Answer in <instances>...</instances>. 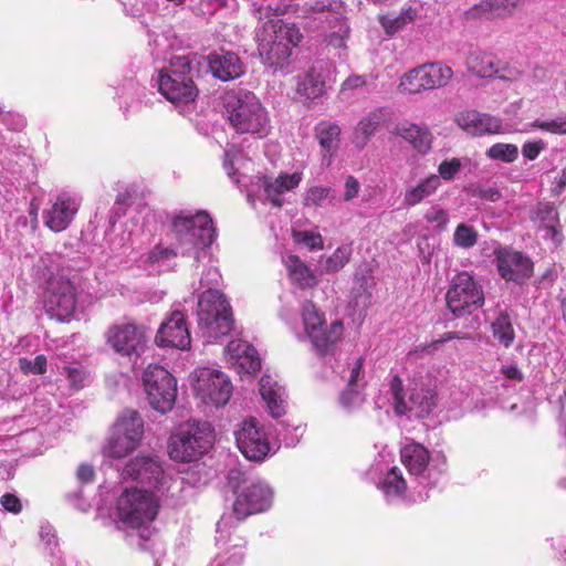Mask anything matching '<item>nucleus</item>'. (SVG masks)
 Instances as JSON below:
<instances>
[{
    "label": "nucleus",
    "mask_w": 566,
    "mask_h": 566,
    "mask_svg": "<svg viewBox=\"0 0 566 566\" xmlns=\"http://www.w3.org/2000/svg\"><path fill=\"white\" fill-rule=\"evenodd\" d=\"M175 250L157 247L149 253L150 262H158L171 255H192L196 261L208 255L207 248L214 240V228L210 216L203 211L195 214L180 212L172 219Z\"/></svg>",
    "instance_id": "1"
},
{
    "label": "nucleus",
    "mask_w": 566,
    "mask_h": 566,
    "mask_svg": "<svg viewBox=\"0 0 566 566\" xmlns=\"http://www.w3.org/2000/svg\"><path fill=\"white\" fill-rule=\"evenodd\" d=\"M223 106L227 119L237 133L262 138L270 132L269 113L253 92L228 91L223 97Z\"/></svg>",
    "instance_id": "2"
},
{
    "label": "nucleus",
    "mask_w": 566,
    "mask_h": 566,
    "mask_svg": "<svg viewBox=\"0 0 566 566\" xmlns=\"http://www.w3.org/2000/svg\"><path fill=\"white\" fill-rule=\"evenodd\" d=\"M193 60L189 55H176L169 66L158 73L157 84L161 95L176 106L193 103L198 88L193 82Z\"/></svg>",
    "instance_id": "3"
},
{
    "label": "nucleus",
    "mask_w": 566,
    "mask_h": 566,
    "mask_svg": "<svg viewBox=\"0 0 566 566\" xmlns=\"http://www.w3.org/2000/svg\"><path fill=\"white\" fill-rule=\"evenodd\" d=\"M158 509L159 503L153 492L137 488L125 490L117 501L119 521L127 527L138 530L144 538L151 534L149 524L156 518Z\"/></svg>",
    "instance_id": "4"
},
{
    "label": "nucleus",
    "mask_w": 566,
    "mask_h": 566,
    "mask_svg": "<svg viewBox=\"0 0 566 566\" xmlns=\"http://www.w3.org/2000/svg\"><path fill=\"white\" fill-rule=\"evenodd\" d=\"M197 317L199 329L209 342L228 335L233 326L231 306L217 289H208L199 296Z\"/></svg>",
    "instance_id": "5"
},
{
    "label": "nucleus",
    "mask_w": 566,
    "mask_h": 566,
    "mask_svg": "<svg viewBox=\"0 0 566 566\" xmlns=\"http://www.w3.org/2000/svg\"><path fill=\"white\" fill-rule=\"evenodd\" d=\"M50 260V256L42 258L39 265L44 268L42 277L46 281L44 307L51 317L57 321H67L76 307L75 287L64 275L54 273L46 263Z\"/></svg>",
    "instance_id": "6"
},
{
    "label": "nucleus",
    "mask_w": 566,
    "mask_h": 566,
    "mask_svg": "<svg viewBox=\"0 0 566 566\" xmlns=\"http://www.w3.org/2000/svg\"><path fill=\"white\" fill-rule=\"evenodd\" d=\"M212 442V430L208 422H187L170 437L168 453L174 461L191 462L206 453Z\"/></svg>",
    "instance_id": "7"
},
{
    "label": "nucleus",
    "mask_w": 566,
    "mask_h": 566,
    "mask_svg": "<svg viewBox=\"0 0 566 566\" xmlns=\"http://www.w3.org/2000/svg\"><path fill=\"white\" fill-rule=\"evenodd\" d=\"M301 315L304 332L313 347L322 355L331 353L343 336V323L336 319L327 324L325 314L312 301L302 304Z\"/></svg>",
    "instance_id": "8"
},
{
    "label": "nucleus",
    "mask_w": 566,
    "mask_h": 566,
    "mask_svg": "<svg viewBox=\"0 0 566 566\" xmlns=\"http://www.w3.org/2000/svg\"><path fill=\"white\" fill-rule=\"evenodd\" d=\"M144 436V421L138 412L125 410L118 418L112 437L103 448L104 455L122 459L135 451Z\"/></svg>",
    "instance_id": "9"
},
{
    "label": "nucleus",
    "mask_w": 566,
    "mask_h": 566,
    "mask_svg": "<svg viewBox=\"0 0 566 566\" xmlns=\"http://www.w3.org/2000/svg\"><path fill=\"white\" fill-rule=\"evenodd\" d=\"M448 308L454 316L471 314L484 304L482 286L469 272L458 273L446 294Z\"/></svg>",
    "instance_id": "10"
},
{
    "label": "nucleus",
    "mask_w": 566,
    "mask_h": 566,
    "mask_svg": "<svg viewBox=\"0 0 566 566\" xmlns=\"http://www.w3.org/2000/svg\"><path fill=\"white\" fill-rule=\"evenodd\" d=\"M144 388L149 405L161 413L172 409L177 397V382L172 375L159 365H149L143 374Z\"/></svg>",
    "instance_id": "11"
},
{
    "label": "nucleus",
    "mask_w": 566,
    "mask_h": 566,
    "mask_svg": "<svg viewBox=\"0 0 566 566\" xmlns=\"http://www.w3.org/2000/svg\"><path fill=\"white\" fill-rule=\"evenodd\" d=\"M390 394L394 409L398 416L413 412L417 417H424L431 412L436 406V392L423 386L416 384L409 392L408 399H405L402 380L399 376H394L390 381Z\"/></svg>",
    "instance_id": "12"
},
{
    "label": "nucleus",
    "mask_w": 566,
    "mask_h": 566,
    "mask_svg": "<svg viewBox=\"0 0 566 566\" xmlns=\"http://www.w3.org/2000/svg\"><path fill=\"white\" fill-rule=\"evenodd\" d=\"M106 345L123 357H139L146 347L145 328L130 322L111 325L105 332Z\"/></svg>",
    "instance_id": "13"
},
{
    "label": "nucleus",
    "mask_w": 566,
    "mask_h": 566,
    "mask_svg": "<svg viewBox=\"0 0 566 566\" xmlns=\"http://www.w3.org/2000/svg\"><path fill=\"white\" fill-rule=\"evenodd\" d=\"M196 395L207 405L224 406L232 395L229 377L220 370L208 367L195 371Z\"/></svg>",
    "instance_id": "14"
},
{
    "label": "nucleus",
    "mask_w": 566,
    "mask_h": 566,
    "mask_svg": "<svg viewBox=\"0 0 566 566\" xmlns=\"http://www.w3.org/2000/svg\"><path fill=\"white\" fill-rule=\"evenodd\" d=\"M237 447L250 461H263L271 446L262 426L254 418L243 420L234 431Z\"/></svg>",
    "instance_id": "15"
},
{
    "label": "nucleus",
    "mask_w": 566,
    "mask_h": 566,
    "mask_svg": "<svg viewBox=\"0 0 566 566\" xmlns=\"http://www.w3.org/2000/svg\"><path fill=\"white\" fill-rule=\"evenodd\" d=\"M273 501L272 489L263 481H256L237 494L232 512L238 521L266 511Z\"/></svg>",
    "instance_id": "16"
},
{
    "label": "nucleus",
    "mask_w": 566,
    "mask_h": 566,
    "mask_svg": "<svg viewBox=\"0 0 566 566\" xmlns=\"http://www.w3.org/2000/svg\"><path fill=\"white\" fill-rule=\"evenodd\" d=\"M329 69L322 62H315L306 71L294 77L295 97L302 102L314 101L326 92Z\"/></svg>",
    "instance_id": "17"
},
{
    "label": "nucleus",
    "mask_w": 566,
    "mask_h": 566,
    "mask_svg": "<svg viewBox=\"0 0 566 566\" xmlns=\"http://www.w3.org/2000/svg\"><path fill=\"white\" fill-rule=\"evenodd\" d=\"M123 479H132L158 489L164 481L163 465L157 457L138 455L132 459L122 471Z\"/></svg>",
    "instance_id": "18"
},
{
    "label": "nucleus",
    "mask_w": 566,
    "mask_h": 566,
    "mask_svg": "<svg viewBox=\"0 0 566 566\" xmlns=\"http://www.w3.org/2000/svg\"><path fill=\"white\" fill-rule=\"evenodd\" d=\"M156 343L161 347H174L182 350L190 347V333L182 312L174 311L161 323L156 335Z\"/></svg>",
    "instance_id": "19"
},
{
    "label": "nucleus",
    "mask_w": 566,
    "mask_h": 566,
    "mask_svg": "<svg viewBox=\"0 0 566 566\" xmlns=\"http://www.w3.org/2000/svg\"><path fill=\"white\" fill-rule=\"evenodd\" d=\"M298 43L300 38H261L259 54L269 67L284 70L290 64L293 48Z\"/></svg>",
    "instance_id": "20"
},
{
    "label": "nucleus",
    "mask_w": 566,
    "mask_h": 566,
    "mask_svg": "<svg viewBox=\"0 0 566 566\" xmlns=\"http://www.w3.org/2000/svg\"><path fill=\"white\" fill-rule=\"evenodd\" d=\"M80 205L75 196L65 192L59 195L51 208L44 212L45 226L54 232L64 231L73 221Z\"/></svg>",
    "instance_id": "21"
},
{
    "label": "nucleus",
    "mask_w": 566,
    "mask_h": 566,
    "mask_svg": "<svg viewBox=\"0 0 566 566\" xmlns=\"http://www.w3.org/2000/svg\"><path fill=\"white\" fill-rule=\"evenodd\" d=\"M497 269L506 281L522 282L533 272L531 260L521 252L503 248L495 252Z\"/></svg>",
    "instance_id": "22"
},
{
    "label": "nucleus",
    "mask_w": 566,
    "mask_h": 566,
    "mask_svg": "<svg viewBox=\"0 0 566 566\" xmlns=\"http://www.w3.org/2000/svg\"><path fill=\"white\" fill-rule=\"evenodd\" d=\"M226 359L238 374L252 375L261 367V360L254 347L247 340L233 339L224 348Z\"/></svg>",
    "instance_id": "23"
},
{
    "label": "nucleus",
    "mask_w": 566,
    "mask_h": 566,
    "mask_svg": "<svg viewBox=\"0 0 566 566\" xmlns=\"http://www.w3.org/2000/svg\"><path fill=\"white\" fill-rule=\"evenodd\" d=\"M457 124L467 133L481 136L483 134H496L501 129V122L496 117L481 114L476 111H464L457 115Z\"/></svg>",
    "instance_id": "24"
},
{
    "label": "nucleus",
    "mask_w": 566,
    "mask_h": 566,
    "mask_svg": "<svg viewBox=\"0 0 566 566\" xmlns=\"http://www.w3.org/2000/svg\"><path fill=\"white\" fill-rule=\"evenodd\" d=\"M209 67L216 78L223 82L240 77L243 65L233 52L212 53L208 56Z\"/></svg>",
    "instance_id": "25"
},
{
    "label": "nucleus",
    "mask_w": 566,
    "mask_h": 566,
    "mask_svg": "<svg viewBox=\"0 0 566 566\" xmlns=\"http://www.w3.org/2000/svg\"><path fill=\"white\" fill-rule=\"evenodd\" d=\"M302 179V172L280 174L276 178L263 177L261 186L268 199L275 207H281L283 205V201L280 198L281 195L297 188Z\"/></svg>",
    "instance_id": "26"
},
{
    "label": "nucleus",
    "mask_w": 566,
    "mask_h": 566,
    "mask_svg": "<svg viewBox=\"0 0 566 566\" xmlns=\"http://www.w3.org/2000/svg\"><path fill=\"white\" fill-rule=\"evenodd\" d=\"M260 394L264 400L269 413L273 418H280L285 413V389L270 375L262 376L260 380Z\"/></svg>",
    "instance_id": "27"
},
{
    "label": "nucleus",
    "mask_w": 566,
    "mask_h": 566,
    "mask_svg": "<svg viewBox=\"0 0 566 566\" xmlns=\"http://www.w3.org/2000/svg\"><path fill=\"white\" fill-rule=\"evenodd\" d=\"M523 3V0H482L467 11L470 18L495 19L504 18Z\"/></svg>",
    "instance_id": "28"
},
{
    "label": "nucleus",
    "mask_w": 566,
    "mask_h": 566,
    "mask_svg": "<svg viewBox=\"0 0 566 566\" xmlns=\"http://www.w3.org/2000/svg\"><path fill=\"white\" fill-rule=\"evenodd\" d=\"M470 73L481 78L495 77L501 71V60L494 54L480 50L472 51L465 60Z\"/></svg>",
    "instance_id": "29"
},
{
    "label": "nucleus",
    "mask_w": 566,
    "mask_h": 566,
    "mask_svg": "<svg viewBox=\"0 0 566 566\" xmlns=\"http://www.w3.org/2000/svg\"><path fill=\"white\" fill-rule=\"evenodd\" d=\"M401 462L409 474L424 478L428 470L430 454L429 451L420 443H410L405 446L400 451Z\"/></svg>",
    "instance_id": "30"
},
{
    "label": "nucleus",
    "mask_w": 566,
    "mask_h": 566,
    "mask_svg": "<svg viewBox=\"0 0 566 566\" xmlns=\"http://www.w3.org/2000/svg\"><path fill=\"white\" fill-rule=\"evenodd\" d=\"M395 134L408 142L419 153L426 154L431 148L432 135L427 127L405 123L395 128Z\"/></svg>",
    "instance_id": "31"
},
{
    "label": "nucleus",
    "mask_w": 566,
    "mask_h": 566,
    "mask_svg": "<svg viewBox=\"0 0 566 566\" xmlns=\"http://www.w3.org/2000/svg\"><path fill=\"white\" fill-rule=\"evenodd\" d=\"M441 186L439 177L434 174L419 180L415 186L406 189L403 193V205L406 207H415L424 199L432 196Z\"/></svg>",
    "instance_id": "32"
},
{
    "label": "nucleus",
    "mask_w": 566,
    "mask_h": 566,
    "mask_svg": "<svg viewBox=\"0 0 566 566\" xmlns=\"http://www.w3.org/2000/svg\"><path fill=\"white\" fill-rule=\"evenodd\" d=\"M289 275L293 282L302 289L313 287L317 284L314 272L296 255H287L283 259Z\"/></svg>",
    "instance_id": "33"
},
{
    "label": "nucleus",
    "mask_w": 566,
    "mask_h": 566,
    "mask_svg": "<svg viewBox=\"0 0 566 566\" xmlns=\"http://www.w3.org/2000/svg\"><path fill=\"white\" fill-rule=\"evenodd\" d=\"M418 17L417 9L403 8L399 13L390 12L379 17V22L386 33L395 34L412 23Z\"/></svg>",
    "instance_id": "34"
},
{
    "label": "nucleus",
    "mask_w": 566,
    "mask_h": 566,
    "mask_svg": "<svg viewBox=\"0 0 566 566\" xmlns=\"http://www.w3.org/2000/svg\"><path fill=\"white\" fill-rule=\"evenodd\" d=\"M421 66L426 74L429 90L447 86L453 76L452 69L442 62H429Z\"/></svg>",
    "instance_id": "35"
},
{
    "label": "nucleus",
    "mask_w": 566,
    "mask_h": 566,
    "mask_svg": "<svg viewBox=\"0 0 566 566\" xmlns=\"http://www.w3.org/2000/svg\"><path fill=\"white\" fill-rule=\"evenodd\" d=\"M338 402L346 412L354 413L360 411L367 402L365 388L346 386L339 394Z\"/></svg>",
    "instance_id": "36"
},
{
    "label": "nucleus",
    "mask_w": 566,
    "mask_h": 566,
    "mask_svg": "<svg viewBox=\"0 0 566 566\" xmlns=\"http://www.w3.org/2000/svg\"><path fill=\"white\" fill-rule=\"evenodd\" d=\"M263 35H301L295 23L284 19L279 13H272L262 25Z\"/></svg>",
    "instance_id": "37"
},
{
    "label": "nucleus",
    "mask_w": 566,
    "mask_h": 566,
    "mask_svg": "<svg viewBox=\"0 0 566 566\" xmlns=\"http://www.w3.org/2000/svg\"><path fill=\"white\" fill-rule=\"evenodd\" d=\"M399 90L408 94L430 91L421 65L410 70L400 77Z\"/></svg>",
    "instance_id": "38"
},
{
    "label": "nucleus",
    "mask_w": 566,
    "mask_h": 566,
    "mask_svg": "<svg viewBox=\"0 0 566 566\" xmlns=\"http://www.w3.org/2000/svg\"><path fill=\"white\" fill-rule=\"evenodd\" d=\"M380 488L388 500L403 494L407 484L401 471L397 467L391 468L384 478Z\"/></svg>",
    "instance_id": "39"
},
{
    "label": "nucleus",
    "mask_w": 566,
    "mask_h": 566,
    "mask_svg": "<svg viewBox=\"0 0 566 566\" xmlns=\"http://www.w3.org/2000/svg\"><path fill=\"white\" fill-rule=\"evenodd\" d=\"M340 129L336 124L321 123L316 127V137L321 147L327 153H332L337 148Z\"/></svg>",
    "instance_id": "40"
},
{
    "label": "nucleus",
    "mask_w": 566,
    "mask_h": 566,
    "mask_svg": "<svg viewBox=\"0 0 566 566\" xmlns=\"http://www.w3.org/2000/svg\"><path fill=\"white\" fill-rule=\"evenodd\" d=\"M494 337L505 347L514 340V329L507 314H501L492 324Z\"/></svg>",
    "instance_id": "41"
},
{
    "label": "nucleus",
    "mask_w": 566,
    "mask_h": 566,
    "mask_svg": "<svg viewBox=\"0 0 566 566\" xmlns=\"http://www.w3.org/2000/svg\"><path fill=\"white\" fill-rule=\"evenodd\" d=\"M479 233L474 227L467 223L457 226L453 233V244L458 248L468 250L478 243Z\"/></svg>",
    "instance_id": "42"
},
{
    "label": "nucleus",
    "mask_w": 566,
    "mask_h": 566,
    "mask_svg": "<svg viewBox=\"0 0 566 566\" xmlns=\"http://www.w3.org/2000/svg\"><path fill=\"white\" fill-rule=\"evenodd\" d=\"M352 249L348 245L338 247L323 264L326 273H335L342 270L349 261Z\"/></svg>",
    "instance_id": "43"
},
{
    "label": "nucleus",
    "mask_w": 566,
    "mask_h": 566,
    "mask_svg": "<svg viewBox=\"0 0 566 566\" xmlns=\"http://www.w3.org/2000/svg\"><path fill=\"white\" fill-rule=\"evenodd\" d=\"M486 156L503 163H513L518 156V148L513 144L497 143L486 150Z\"/></svg>",
    "instance_id": "44"
},
{
    "label": "nucleus",
    "mask_w": 566,
    "mask_h": 566,
    "mask_svg": "<svg viewBox=\"0 0 566 566\" xmlns=\"http://www.w3.org/2000/svg\"><path fill=\"white\" fill-rule=\"evenodd\" d=\"M18 365L24 375H43L48 370V359L44 355H38L32 359L20 357Z\"/></svg>",
    "instance_id": "45"
},
{
    "label": "nucleus",
    "mask_w": 566,
    "mask_h": 566,
    "mask_svg": "<svg viewBox=\"0 0 566 566\" xmlns=\"http://www.w3.org/2000/svg\"><path fill=\"white\" fill-rule=\"evenodd\" d=\"M348 375L346 376L347 379V387H361L366 388V379H365V371H364V358L357 357L355 360L349 364Z\"/></svg>",
    "instance_id": "46"
},
{
    "label": "nucleus",
    "mask_w": 566,
    "mask_h": 566,
    "mask_svg": "<svg viewBox=\"0 0 566 566\" xmlns=\"http://www.w3.org/2000/svg\"><path fill=\"white\" fill-rule=\"evenodd\" d=\"M331 195V188L313 186L305 190L303 195V205L305 207H321Z\"/></svg>",
    "instance_id": "47"
},
{
    "label": "nucleus",
    "mask_w": 566,
    "mask_h": 566,
    "mask_svg": "<svg viewBox=\"0 0 566 566\" xmlns=\"http://www.w3.org/2000/svg\"><path fill=\"white\" fill-rule=\"evenodd\" d=\"M17 381L11 375L4 370L0 371V398L2 399H18L24 395L22 389H18Z\"/></svg>",
    "instance_id": "48"
},
{
    "label": "nucleus",
    "mask_w": 566,
    "mask_h": 566,
    "mask_svg": "<svg viewBox=\"0 0 566 566\" xmlns=\"http://www.w3.org/2000/svg\"><path fill=\"white\" fill-rule=\"evenodd\" d=\"M531 126L551 134L566 135V116L548 120L536 119L531 124Z\"/></svg>",
    "instance_id": "49"
},
{
    "label": "nucleus",
    "mask_w": 566,
    "mask_h": 566,
    "mask_svg": "<svg viewBox=\"0 0 566 566\" xmlns=\"http://www.w3.org/2000/svg\"><path fill=\"white\" fill-rule=\"evenodd\" d=\"M295 242L305 244L310 250L323 249V238L319 233L311 231H295L293 233Z\"/></svg>",
    "instance_id": "50"
},
{
    "label": "nucleus",
    "mask_w": 566,
    "mask_h": 566,
    "mask_svg": "<svg viewBox=\"0 0 566 566\" xmlns=\"http://www.w3.org/2000/svg\"><path fill=\"white\" fill-rule=\"evenodd\" d=\"M461 167H462V164L459 158L443 160L438 167L439 175H437V176L439 177V179L450 181L461 170Z\"/></svg>",
    "instance_id": "51"
},
{
    "label": "nucleus",
    "mask_w": 566,
    "mask_h": 566,
    "mask_svg": "<svg viewBox=\"0 0 566 566\" xmlns=\"http://www.w3.org/2000/svg\"><path fill=\"white\" fill-rule=\"evenodd\" d=\"M424 219L428 223H434L441 231L446 229L449 222V213L444 209L434 206L427 210Z\"/></svg>",
    "instance_id": "52"
},
{
    "label": "nucleus",
    "mask_w": 566,
    "mask_h": 566,
    "mask_svg": "<svg viewBox=\"0 0 566 566\" xmlns=\"http://www.w3.org/2000/svg\"><path fill=\"white\" fill-rule=\"evenodd\" d=\"M379 125V119L377 115L373 114L365 118H363L356 128L357 135L363 136V145L366 144V140L376 132Z\"/></svg>",
    "instance_id": "53"
},
{
    "label": "nucleus",
    "mask_w": 566,
    "mask_h": 566,
    "mask_svg": "<svg viewBox=\"0 0 566 566\" xmlns=\"http://www.w3.org/2000/svg\"><path fill=\"white\" fill-rule=\"evenodd\" d=\"M534 220H538L549 230H554V222L556 220V211L549 205H538Z\"/></svg>",
    "instance_id": "54"
},
{
    "label": "nucleus",
    "mask_w": 566,
    "mask_h": 566,
    "mask_svg": "<svg viewBox=\"0 0 566 566\" xmlns=\"http://www.w3.org/2000/svg\"><path fill=\"white\" fill-rule=\"evenodd\" d=\"M63 369L73 388L80 389L84 386L86 373L81 365L76 364L74 366H64Z\"/></svg>",
    "instance_id": "55"
},
{
    "label": "nucleus",
    "mask_w": 566,
    "mask_h": 566,
    "mask_svg": "<svg viewBox=\"0 0 566 566\" xmlns=\"http://www.w3.org/2000/svg\"><path fill=\"white\" fill-rule=\"evenodd\" d=\"M221 280V274L216 266H209L200 277L201 287L216 289Z\"/></svg>",
    "instance_id": "56"
},
{
    "label": "nucleus",
    "mask_w": 566,
    "mask_h": 566,
    "mask_svg": "<svg viewBox=\"0 0 566 566\" xmlns=\"http://www.w3.org/2000/svg\"><path fill=\"white\" fill-rule=\"evenodd\" d=\"M2 507L13 514H18L22 510V503L20 499L13 493H4L0 497Z\"/></svg>",
    "instance_id": "57"
},
{
    "label": "nucleus",
    "mask_w": 566,
    "mask_h": 566,
    "mask_svg": "<svg viewBox=\"0 0 566 566\" xmlns=\"http://www.w3.org/2000/svg\"><path fill=\"white\" fill-rule=\"evenodd\" d=\"M359 190H360L359 181L355 177L348 176L345 179V184H344L343 200L346 202L352 201L353 199H355L358 196Z\"/></svg>",
    "instance_id": "58"
},
{
    "label": "nucleus",
    "mask_w": 566,
    "mask_h": 566,
    "mask_svg": "<svg viewBox=\"0 0 566 566\" xmlns=\"http://www.w3.org/2000/svg\"><path fill=\"white\" fill-rule=\"evenodd\" d=\"M366 85L367 77L365 75L353 74L342 83L340 91H356L365 87Z\"/></svg>",
    "instance_id": "59"
},
{
    "label": "nucleus",
    "mask_w": 566,
    "mask_h": 566,
    "mask_svg": "<svg viewBox=\"0 0 566 566\" xmlns=\"http://www.w3.org/2000/svg\"><path fill=\"white\" fill-rule=\"evenodd\" d=\"M522 75H523L522 70H520L515 66H510L506 63L501 61V71H500V73L496 74L495 77H499L500 80H503V81L515 82V81L520 80L522 77Z\"/></svg>",
    "instance_id": "60"
},
{
    "label": "nucleus",
    "mask_w": 566,
    "mask_h": 566,
    "mask_svg": "<svg viewBox=\"0 0 566 566\" xmlns=\"http://www.w3.org/2000/svg\"><path fill=\"white\" fill-rule=\"evenodd\" d=\"M545 144L542 140L528 142L523 145L522 154L525 158L534 160L539 153L544 149Z\"/></svg>",
    "instance_id": "61"
},
{
    "label": "nucleus",
    "mask_w": 566,
    "mask_h": 566,
    "mask_svg": "<svg viewBox=\"0 0 566 566\" xmlns=\"http://www.w3.org/2000/svg\"><path fill=\"white\" fill-rule=\"evenodd\" d=\"M40 536H41L42 542L53 553L54 548L57 546L56 536H55L53 528L50 525L42 526Z\"/></svg>",
    "instance_id": "62"
},
{
    "label": "nucleus",
    "mask_w": 566,
    "mask_h": 566,
    "mask_svg": "<svg viewBox=\"0 0 566 566\" xmlns=\"http://www.w3.org/2000/svg\"><path fill=\"white\" fill-rule=\"evenodd\" d=\"M95 472L92 465L82 463L76 471L77 480L82 483H91L94 479Z\"/></svg>",
    "instance_id": "63"
},
{
    "label": "nucleus",
    "mask_w": 566,
    "mask_h": 566,
    "mask_svg": "<svg viewBox=\"0 0 566 566\" xmlns=\"http://www.w3.org/2000/svg\"><path fill=\"white\" fill-rule=\"evenodd\" d=\"M476 193L479 197L490 200L492 202L497 201L501 197L500 191L496 188H492V187L479 188Z\"/></svg>",
    "instance_id": "64"
}]
</instances>
